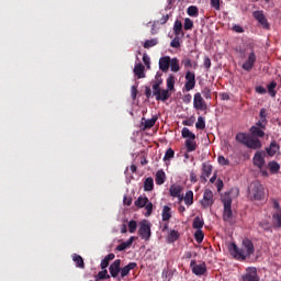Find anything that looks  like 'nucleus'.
<instances>
[{
  "label": "nucleus",
  "mask_w": 281,
  "mask_h": 281,
  "mask_svg": "<svg viewBox=\"0 0 281 281\" xmlns=\"http://www.w3.org/2000/svg\"><path fill=\"white\" fill-rule=\"evenodd\" d=\"M72 260L76 262V267L79 269H85V259L80 255H72Z\"/></svg>",
  "instance_id": "2f4dec72"
},
{
  "label": "nucleus",
  "mask_w": 281,
  "mask_h": 281,
  "mask_svg": "<svg viewBox=\"0 0 281 281\" xmlns=\"http://www.w3.org/2000/svg\"><path fill=\"white\" fill-rule=\"evenodd\" d=\"M213 199H214V193H212L211 190L206 189L204 191L203 199L201 201V205L205 209L212 206V204L214 203Z\"/></svg>",
  "instance_id": "ddd939ff"
},
{
  "label": "nucleus",
  "mask_w": 281,
  "mask_h": 281,
  "mask_svg": "<svg viewBox=\"0 0 281 281\" xmlns=\"http://www.w3.org/2000/svg\"><path fill=\"white\" fill-rule=\"evenodd\" d=\"M169 19H170V15H168V14L162 15V18L159 21L160 25H166V23H168Z\"/></svg>",
  "instance_id": "0e129e2a"
},
{
  "label": "nucleus",
  "mask_w": 281,
  "mask_h": 281,
  "mask_svg": "<svg viewBox=\"0 0 281 281\" xmlns=\"http://www.w3.org/2000/svg\"><path fill=\"white\" fill-rule=\"evenodd\" d=\"M181 63L186 67V69L192 68V59L184 57Z\"/></svg>",
  "instance_id": "864d4df0"
},
{
  "label": "nucleus",
  "mask_w": 281,
  "mask_h": 281,
  "mask_svg": "<svg viewBox=\"0 0 281 281\" xmlns=\"http://www.w3.org/2000/svg\"><path fill=\"white\" fill-rule=\"evenodd\" d=\"M203 65H204L205 69H210V67H212V59H210V57L205 56Z\"/></svg>",
  "instance_id": "4d7b16f0"
},
{
  "label": "nucleus",
  "mask_w": 281,
  "mask_h": 281,
  "mask_svg": "<svg viewBox=\"0 0 281 281\" xmlns=\"http://www.w3.org/2000/svg\"><path fill=\"white\" fill-rule=\"evenodd\" d=\"M167 90H175V75H169V77L167 78Z\"/></svg>",
  "instance_id": "79ce46f5"
},
{
  "label": "nucleus",
  "mask_w": 281,
  "mask_h": 281,
  "mask_svg": "<svg viewBox=\"0 0 281 281\" xmlns=\"http://www.w3.org/2000/svg\"><path fill=\"white\" fill-rule=\"evenodd\" d=\"M128 232L130 234H135V232H137V222L135 220L130 221Z\"/></svg>",
  "instance_id": "de8ad7c7"
},
{
  "label": "nucleus",
  "mask_w": 281,
  "mask_h": 281,
  "mask_svg": "<svg viewBox=\"0 0 281 281\" xmlns=\"http://www.w3.org/2000/svg\"><path fill=\"white\" fill-rule=\"evenodd\" d=\"M256 92L260 93V94H265V93H267V89H265V87H262V86H259L256 88Z\"/></svg>",
  "instance_id": "338daca9"
},
{
  "label": "nucleus",
  "mask_w": 281,
  "mask_h": 281,
  "mask_svg": "<svg viewBox=\"0 0 281 281\" xmlns=\"http://www.w3.org/2000/svg\"><path fill=\"white\" fill-rule=\"evenodd\" d=\"M131 91L132 100H137V87L133 86Z\"/></svg>",
  "instance_id": "680f3d73"
},
{
  "label": "nucleus",
  "mask_w": 281,
  "mask_h": 281,
  "mask_svg": "<svg viewBox=\"0 0 281 281\" xmlns=\"http://www.w3.org/2000/svg\"><path fill=\"white\" fill-rule=\"evenodd\" d=\"M123 203H124V205H127V206L133 205V198H128L125 195L123 199Z\"/></svg>",
  "instance_id": "052dcab7"
},
{
  "label": "nucleus",
  "mask_w": 281,
  "mask_h": 281,
  "mask_svg": "<svg viewBox=\"0 0 281 281\" xmlns=\"http://www.w3.org/2000/svg\"><path fill=\"white\" fill-rule=\"evenodd\" d=\"M203 225H205V221H203V217L196 216L193 220L192 227L193 229H203Z\"/></svg>",
  "instance_id": "a878e982"
},
{
  "label": "nucleus",
  "mask_w": 281,
  "mask_h": 281,
  "mask_svg": "<svg viewBox=\"0 0 281 281\" xmlns=\"http://www.w3.org/2000/svg\"><path fill=\"white\" fill-rule=\"evenodd\" d=\"M135 207H138L142 210V207H145L146 214L145 216H150L153 214V202L148 200V196L140 195L137 198V200L134 202Z\"/></svg>",
  "instance_id": "39448f33"
},
{
  "label": "nucleus",
  "mask_w": 281,
  "mask_h": 281,
  "mask_svg": "<svg viewBox=\"0 0 281 281\" xmlns=\"http://www.w3.org/2000/svg\"><path fill=\"white\" fill-rule=\"evenodd\" d=\"M175 158V150L172 148L167 149L165 156H164V161H170V159Z\"/></svg>",
  "instance_id": "49530a36"
},
{
  "label": "nucleus",
  "mask_w": 281,
  "mask_h": 281,
  "mask_svg": "<svg viewBox=\"0 0 281 281\" xmlns=\"http://www.w3.org/2000/svg\"><path fill=\"white\" fill-rule=\"evenodd\" d=\"M262 196H265V187L260 181L251 182L248 187V199L250 201H262Z\"/></svg>",
  "instance_id": "20e7f679"
},
{
  "label": "nucleus",
  "mask_w": 281,
  "mask_h": 281,
  "mask_svg": "<svg viewBox=\"0 0 281 281\" xmlns=\"http://www.w3.org/2000/svg\"><path fill=\"white\" fill-rule=\"evenodd\" d=\"M233 31L236 32L237 34H243V32H245V29H243V26L235 24L233 26Z\"/></svg>",
  "instance_id": "bf43d9fd"
},
{
  "label": "nucleus",
  "mask_w": 281,
  "mask_h": 281,
  "mask_svg": "<svg viewBox=\"0 0 281 281\" xmlns=\"http://www.w3.org/2000/svg\"><path fill=\"white\" fill-rule=\"evenodd\" d=\"M154 85L161 87L164 85V79L161 78V72H157L155 77Z\"/></svg>",
  "instance_id": "3c124183"
},
{
  "label": "nucleus",
  "mask_w": 281,
  "mask_h": 281,
  "mask_svg": "<svg viewBox=\"0 0 281 281\" xmlns=\"http://www.w3.org/2000/svg\"><path fill=\"white\" fill-rule=\"evenodd\" d=\"M169 67H170V70L173 71V74H177V71L181 70L178 58H171L169 63Z\"/></svg>",
  "instance_id": "c85d7f7f"
},
{
  "label": "nucleus",
  "mask_w": 281,
  "mask_h": 281,
  "mask_svg": "<svg viewBox=\"0 0 281 281\" xmlns=\"http://www.w3.org/2000/svg\"><path fill=\"white\" fill-rule=\"evenodd\" d=\"M272 227L274 229H281V211H274L272 213Z\"/></svg>",
  "instance_id": "f3484780"
},
{
  "label": "nucleus",
  "mask_w": 281,
  "mask_h": 281,
  "mask_svg": "<svg viewBox=\"0 0 281 281\" xmlns=\"http://www.w3.org/2000/svg\"><path fill=\"white\" fill-rule=\"evenodd\" d=\"M212 175V165L203 164L202 167V177H210Z\"/></svg>",
  "instance_id": "4c0bfd02"
},
{
  "label": "nucleus",
  "mask_w": 281,
  "mask_h": 281,
  "mask_svg": "<svg viewBox=\"0 0 281 281\" xmlns=\"http://www.w3.org/2000/svg\"><path fill=\"white\" fill-rule=\"evenodd\" d=\"M179 232L178 231H170L168 237H167V243L172 244V243H177V240H179Z\"/></svg>",
  "instance_id": "c756f323"
},
{
  "label": "nucleus",
  "mask_w": 281,
  "mask_h": 281,
  "mask_svg": "<svg viewBox=\"0 0 281 281\" xmlns=\"http://www.w3.org/2000/svg\"><path fill=\"white\" fill-rule=\"evenodd\" d=\"M256 52L254 49H250V52L247 53V59L241 65L244 71H251L254 69V66L256 65Z\"/></svg>",
  "instance_id": "423d86ee"
},
{
  "label": "nucleus",
  "mask_w": 281,
  "mask_h": 281,
  "mask_svg": "<svg viewBox=\"0 0 281 281\" xmlns=\"http://www.w3.org/2000/svg\"><path fill=\"white\" fill-rule=\"evenodd\" d=\"M268 166L272 175H278V172H280V164L276 161H270Z\"/></svg>",
  "instance_id": "f704fd0d"
},
{
  "label": "nucleus",
  "mask_w": 281,
  "mask_h": 281,
  "mask_svg": "<svg viewBox=\"0 0 281 281\" xmlns=\"http://www.w3.org/2000/svg\"><path fill=\"white\" fill-rule=\"evenodd\" d=\"M184 203L186 205H192V203H194V192H192V190L186 192Z\"/></svg>",
  "instance_id": "72a5a7b5"
},
{
  "label": "nucleus",
  "mask_w": 281,
  "mask_h": 281,
  "mask_svg": "<svg viewBox=\"0 0 281 281\" xmlns=\"http://www.w3.org/2000/svg\"><path fill=\"white\" fill-rule=\"evenodd\" d=\"M170 95H172L170 93V90H166V89H162L160 90V93L156 94V100L159 102H166V100H168L170 98Z\"/></svg>",
  "instance_id": "4be33fe9"
},
{
  "label": "nucleus",
  "mask_w": 281,
  "mask_h": 281,
  "mask_svg": "<svg viewBox=\"0 0 281 281\" xmlns=\"http://www.w3.org/2000/svg\"><path fill=\"white\" fill-rule=\"evenodd\" d=\"M133 243H135V236H132L126 241L121 243L116 247V251H124L125 249H128V247H131V245H133Z\"/></svg>",
  "instance_id": "6ab92c4d"
},
{
  "label": "nucleus",
  "mask_w": 281,
  "mask_h": 281,
  "mask_svg": "<svg viewBox=\"0 0 281 281\" xmlns=\"http://www.w3.org/2000/svg\"><path fill=\"white\" fill-rule=\"evenodd\" d=\"M173 33L176 36H186V33H183V24L181 21L176 20L173 24Z\"/></svg>",
  "instance_id": "412c9836"
},
{
  "label": "nucleus",
  "mask_w": 281,
  "mask_h": 281,
  "mask_svg": "<svg viewBox=\"0 0 281 281\" xmlns=\"http://www.w3.org/2000/svg\"><path fill=\"white\" fill-rule=\"evenodd\" d=\"M183 192V187L179 184H171L169 188L170 196L177 198Z\"/></svg>",
  "instance_id": "aec40b11"
},
{
  "label": "nucleus",
  "mask_w": 281,
  "mask_h": 281,
  "mask_svg": "<svg viewBox=\"0 0 281 281\" xmlns=\"http://www.w3.org/2000/svg\"><path fill=\"white\" fill-rule=\"evenodd\" d=\"M162 221H168L169 218H172V212H171V209L170 206L168 205H165L164 209H162Z\"/></svg>",
  "instance_id": "473e14b6"
},
{
  "label": "nucleus",
  "mask_w": 281,
  "mask_h": 281,
  "mask_svg": "<svg viewBox=\"0 0 281 281\" xmlns=\"http://www.w3.org/2000/svg\"><path fill=\"white\" fill-rule=\"evenodd\" d=\"M202 93L206 100H210V98H212V91L209 88H204Z\"/></svg>",
  "instance_id": "6e6d98bb"
},
{
  "label": "nucleus",
  "mask_w": 281,
  "mask_h": 281,
  "mask_svg": "<svg viewBox=\"0 0 281 281\" xmlns=\"http://www.w3.org/2000/svg\"><path fill=\"white\" fill-rule=\"evenodd\" d=\"M144 69H146V67H144V64L135 65L134 74H135V76H137L138 79L146 78V74L144 72Z\"/></svg>",
  "instance_id": "5701e85b"
},
{
  "label": "nucleus",
  "mask_w": 281,
  "mask_h": 281,
  "mask_svg": "<svg viewBox=\"0 0 281 281\" xmlns=\"http://www.w3.org/2000/svg\"><path fill=\"white\" fill-rule=\"evenodd\" d=\"M184 78H186V83H184L186 91H192V89L196 87V76L194 75V72L188 70Z\"/></svg>",
  "instance_id": "9d476101"
},
{
  "label": "nucleus",
  "mask_w": 281,
  "mask_h": 281,
  "mask_svg": "<svg viewBox=\"0 0 281 281\" xmlns=\"http://www.w3.org/2000/svg\"><path fill=\"white\" fill-rule=\"evenodd\" d=\"M109 260H106L105 258L102 259L100 267L101 269H106V267H109Z\"/></svg>",
  "instance_id": "69168bd1"
},
{
  "label": "nucleus",
  "mask_w": 281,
  "mask_h": 281,
  "mask_svg": "<svg viewBox=\"0 0 281 281\" xmlns=\"http://www.w3.org/2000/svg\"><path fill=\"white\" fill-rule=\"evenodd\" d=\"M187 14L189 16H199V8H196V5H190L188 9H187Z\"/></svg>",
  "instance_id": "58836bf2"
},
{
  "label": "nucleus",
  "mask_w": 281,
  "mask_h": 281,
  "mask_svg": "<svg viewBox=\"0 0 281 281\" xmlns=\"http://www.w3.org/2000/svg\"><path fill=\"white\" fill-rule=\"evenodd\" d=\"M256 248L254 247V241L249 238H245L241 243V247L238 248L235 243L229 245V254L236 260H246L250 256H254Z\"/></svg>",
  "instance_id": "f03ea898"
},
{
  "label": "nucleus",
  "mask_w": 281,
  "mask_h": 281,
  "mask_svg": "<svg viewBox=\"0 0 281 281\" xmlns=\"http://www.w3.org/2000/svg\"><path fill=\"white\" fill-rule=\"evenodd\" d=\"M278 87V83L276 81L270 82L268 86V93L271 95V98H276V88Z\"/></svg>",
  "instance_id": "37998d69"
},
{
  "label": "nucleus",
  "mask_w": 281,
  "mask_h": 281,
  "mask_svg": "<svg viewBox=\"0 0 281 281\" xmlns=\"http://www.w3.org/2000/svg\"><path fill=\"white\" fill-rule=\"evenodd\" d=\"M265 157H267L265 151H257L254 156V164L257 168H260V170L265 167Z\"/></svg>",
  "instance_id": "2eb2a0df"
},
{
  "label": "nucleus",
  "mask_w": 281,
  "mask_h": 281,
  "mask_svg": "<svg viewBox=\"0 0 281 281\" xmlns=\"http://www.w3.org/2000/svg\"><path fill=\"white\" fill-rule=\"evenodd\" d=\"M158 43H159L158 38L147 40V41H145L143 47L145 49H150V47H155V45H158Z\"/></svg>",
  "instance_id": "c9c22d12"
},
{
  "label": "nucleus",
  "mask_w": 281,
  "mask_h": 281,
  "mask_svg": "<svg viewBox=\"0 0 281 281\" xmlns=\"http://www.w3.org/2000/svg\"><path fill=\"white\" fill-rule=\"evenodd\" d=\"M195 128L198 131H205V117L199 116L198 122L195 123Z\"/></svg>",
  "instance_id": "ea45409f"
},
{
  "label": "nucleus",
  "mask_w": 281,
  "mask_h": 281,
  "mask_svg": "<svg viewBox=\"0 0 281 281\" xmlns=\"http://www.w3.org/2000/svg\"><path fill=\"white\" fill-rule=\"evenodd\" d=\"M232 192H234L235 199H238L240 194V189H238V187H235L231 190V192H226L224 195H222V203L224 205L223 221L225 223H232V218H234V212L232 211Z\"/></svg>",
  "instance_id": "7ed1b4c3"
},
{
  "label": "nucleus",
  "mask_w": 281,
  "mask_h": 281,
  "mask_svg": "<svg viewBox=\"0 0 281 281\" xmlns=\"http://www.w3.org/2000/svg\"><path fill=\"white\" fill-rule=\"evenodd\" d=\"M278 150H280V145H278V143L273 140L270 143L269 148H267V154L269 155V157H273L276 153H278Z\"/></svg>",
  "instance_id": "393cba45"
},
{
  "label": "nucleus",
  "mask_w": 281,
  "mask_h": 281,
  "mask_svg": "<svg viewBox=\"0 0 281 281\" xmlns=\"http://www.w3.org/2000/svg\"><path fill=\"white\" fill-rule=\"evenodd\" d=\"M170 56H164L159 59V69L164 74H168V69H170Z\"/></svg>",
  "instance_id": "dca6fc26"
},
{
  "label": "nucleus",
  "mask_w": 281,
  "mask_h": 281,
  "mask_svg": "<svg viewBox=\"0 0 281 281\" xmlns=\"http://www.w3.org/2000/svg\"><path fill=\"white\" fill-rule=\"evenodd\" d=\"M153 188H155V181L153 178H146L144 181V191L151 192Z\"/></svg>",
  "instance_id": "7c9ffc66"
},
{
  "label": "nucleus",
  "mask_w": 281,
  "mask_h": 281,
  "mask_svg": "<svg viewBox=\"0 0 281 281\" xmlns=\"http://www.w3.org/2000/svg\"><path fill=\"white\" fill-rule=\"evenodd\" d=\"M153 90H154V92H153L154 95L157 98V94H159L161 91V86L153 83Z\"/></svg>",
  "instance_id": "13d9d810"
},
{
  "label": "nucleus",
  "mask_w": 281,
  "mask_h": 281,
  "mask_svg": "<svg viewBox=\"0 0 281 281\" xmlns=\"http://www.w3.org/2000/svg\"><path fill=\"white\" fill-rule=\"evenodd\" d=\"M138 235L143 240H150V223L148 221H144L140 223L138 228Z\"/></svg>",
  "instance_id": "1a4fd4ad"
},
{
  "label": "nucleus",
  "mask_w": 281,
  "mask_h": 281,
  "mask_svg": "<svg viewBox=\"0 0 281 281\" xmlns=\"http://www.w3.org/2000/svg\"><path fill=\"white\" fill-rule=\"evenodd\" d=\"M204 238H205V234H203L202 229L195 231L194 239L196 240V243H199V244L203 243Z\"/></svg>",
  "instance_id": "c03bdc74"
},
{
  "label": "nucleus",
  "mask_w": 281,
  "mask_h": 281,
  "mask_svg": "<svg viewBox=\"0 0 281 281\" xmlns=\"http://www.w3.org/2000/svg\"><path fill=\"white\" fill-rule=\"evenodd\" d=\"M252 16L258 21L263 30L270 29L269 21L267 20V16H265V11H255L252 12Z\"/></svg>",
  "instance_id": "9b49d317"
},
{
  "label": "nucleus",
  "mask_w": 281,
  "mask_h": 281,
  "mask_svg": "<svg viewBox=\"0 0 281 281\" xmlns=\"http://www.w3.org/2000/svg\"><path fill=\"white\" fill-rule=\"evenodd\" d=\"M193 109L195 111H207V103L201 95V92H196L193 97Z\"/></svg>",
  "instance_id": "0eeeda50"
},
{
  "label": "nucleus",
  "mask_w": 281,
  "mask_h": 281,
  "mask_svg": "<svg viewBox=\"0 0 281 281\" xmlns=\"http://www.w3.org/2000/svg\"><path fill=\"white\" fill-rule=\"evenodd\" d=\"M187 153H194L196 150V140L194 139H187L186 143Z\"/></svg>",
  "instance_id": "cd10ccee"
},
{
  "label": "nucleus",
  "mask_w": 281,
  "mask_h": 281,
  "mask_svg": "<svg viewBox=\"0 0 281 281\" xmlns=\"http://www.w3.org/2000/svg\"><path fill=\"white\" fill-rule=\"evenodd\" d=\"M244 281H260V277H258V269L248 268L246 270V274L243 276Z\"/></svg>",
  "instance_id": "f8f14e48"
},
{
  "label": "nucleus",
  "mask_w": 281,
  "mask_h": 281,
  "mask_svg": "<svg viewBox=\"0 0 281 281\" xmlns=\"http://www.w3.org/2000/svg\"><path fill=\"white\" fill-rule=\"evenodd\" d=\"M211 8L214 10H221V0H211Z\"/></svg>",
  "instance_id": "5fc2aeb1"
},
{
  "label": "nucleus",
  "mask_w": 281,
  "mask_h": 281,
  "mask_svg": "<svg viewBox=\"0 0 281 281\" xmlns=\"http://www.w3.org/2000/svg\"><path fill=\"white\" fill-rule=\"evenodd\" d=\"M170 46L173 47L175 49H179V47H181L179 35H176V37L171 41Z\"/></svg>",
  "instance_id": "09e8293b"
},
{
  "label": "nucleus",
  "mask_w": 281,
  "mask_h": 281,
  "mask_svg": "<svg viewBox=\"0 0 281 281\" xmlns=\"http://www.w3.org/2000/svg\"><path fill=\"white\" fill-rule=\"evenodd\" d=\"M217 161L220 166H229V159H226L224 156H218Z\"/></svg>",
  "instance_id": "603ef678"
},
{
  "label": "nucleus",
  "mask_w": 281,
  "mask_h": 281,
  "mask_svg": "<svg viewBox=\"0 0 281 281\" xmlns=\"http://www.w3.org/2000/svg\"><path fill=\"white\" fill-rule=\"evenodd\" d=\"M194 122H196V117L190 116L189 119L182 122L183 126H194Z\"/></svg>",
  "instance_id": "8fccbe9b"
},
{
  "label": "nucleus",
  "mask_w": 281,
  "mask_h": 281,
  "mask_svg": "<svg viewBox=\"0 0 281 281\" xmlns=\"http://www.w3.org/2000/svg\"><path fill=\"white\" fill-rule=\"evenodd\" d=\"M157 116H153L151 119L146 120L144 124V131H146V128H153V126L157 124Z\"/></svg>",
  "instance_id": "e433bc0d"
},
{
  "label": "nucleus",
  "mask_w": 281,
  "mask_h": 281,
  "mask_svg": "<svg viewBox=\"0 0 281 281\" xmlns=\"http://www.w3.org/2000/svg\"><path fill=\"white\" fill-rule=\"evenodd\" d=\"M194 27V22L190 18L184 19L183 30H192Z\"/></svg>",
  "instance_id": "a18cd8bd"
},
{
  "label": "nucleus",
  "mask_w": 281,
  "mask_h": 281,
  "mask_svg": "<svg viewBox=\"0 0 281 281\" xmlns=\"http://www.w3.org/2000/svg\"><path fill=\"white\" fill-rule=\"evenodd\" d=\"M97 280H109L111 276H109V271L106 269H102V271L98 272Z\"/></svg>",
  "instance_id": "a19ab883"
},
{
  "label": "nucleus",
  "mask_w": 281,
  "mask_h": 281,
  "mask_svg": "<svg viewBox=\"0 0 281 281\" xmlns=\"http://www.w3.org/2000/svg\"><path fill=\"white\" fill-rule=\"evenodd\" d=\"M272 205H273V209L276 210V212H281L280 202L274 200Z\"/></svg>",
  "instance_id": "774afa93"
},
{
  "label": "nucleus",
  "mask_w": 281,
  "mask_h": 281,
  "mask_svg": "<svg viewBox=\"0 0 281 281\" xmlns=\"http://www.w3.org/2000/svg\"><path fill=\"white\" fill-rule=\"evenodd\" d=\"M133 269H137V262H130L127 266L121 268V278H126V276H128Z\"/></svg>",
  "instance_id": "a211bd4d"
},
{
  "label": "nucleus",
  "mask_w": 281,
  "mask_h": 281,
  "mask_svg": "<svg viewBox=\"0 0 281 281\" xmlns=\"http://www.w3.org/2000/svg\"><path fill=\"white\" fill-rule=\"evenodd\" d=\"M183 139H196V135L190 131L188 127H183L181 131Z\"/></svg>",
  "instance_id": "bb28decb"
},
{
  "label": "nucleus",
  "mask_w": 281,
  "mask_h": 281,
  "mask_svg": "<svg viewBox=\"0 0 281 281\" xmlns=\"http://www.w3.org/2000/svg\"><path fill=\"white\" fill-rule=\"evenodd\" d=\"M121 265H122V260L121 259H115L109 267V271L111 274V278H117L120 276V271H121Z\"/></svg>",
  "instance_id": "4468645a"
},
{
  "label": "nucleus",
  "mask_w": 281,
  "mask_h": 281,
  "mask_svg": "<svg viewBox=\"0 0 281 281\" xmlns=\"http://www.w3.org/2000/svg\"><path fill=\"white\" fill-rule=\"evenodd\" d=\"M250 134L238 133L236 135L237 142L239 144H244L247 148H251L252 150H258V148H262V142L258 139V137H265V130L258 126H251L249 128Z\"/></svg>",
  "instance_id": "f257e3e1"
},
{
  "label": "nucleus",
  "mask_w": 281,
  "mask_h": 281,
  "mask_svg": "<svg viewBox=\"0 0 281 281\" xmlns=\"http://www.w3.org/2000/svg\"><path fill=\"white\" fill-rule=\"evenodd\" d=\"M190 267L194 276H205L207 271V265H205V262L196 263V260H191Z\"/></svg>",
  "instance_id": "6e6552de"
},
{
  "label": "nucleus",
  "mask_w": 281,
  "mask_h": 281,
  "mask_svg": "<svg viewBox=\"0 0 281 281\" xmlns=\"http://www.w3.org/2000/svg\"><path fill=\"white\" fill-rule=\"evenodd\" d=\"M155 181H156L157 186H164V183H166V172L161 169L158 170L156 172Z\"/></svg>",
  "instance_id": "b1692460"
},
{
  "label": "nucleus",
  "mask_w": 281,
  "mask_h": 281,
  "mask_svg": "<svg viewBox=\"0 0 281 281\" xmlns=\"http://www.w3.org/2000/svg\"><path fill=\"white\" fill-rule=\"evenodd\" d=\"M143 63H144V65H146V67H150V57H148L146 54H144Z\"/></svg>",
  "instance_id": "e2e57ef3"
}]
</instances>
